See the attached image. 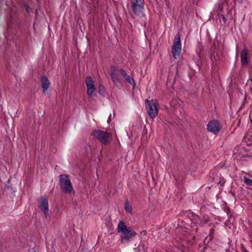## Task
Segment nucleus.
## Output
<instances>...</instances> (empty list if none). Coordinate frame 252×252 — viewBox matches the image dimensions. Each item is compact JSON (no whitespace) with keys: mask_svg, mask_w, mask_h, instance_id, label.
<instances>
[{"mask_svg":"<svg viewBox=\"0 0 252 252\" xmlns=\"http://www.w3.org/2000/svg\"><path fill=\"white\" fill-rule=\"evenodd\" d=\"M117 231L121 233L120 238L122 243L129 242L136 235V233L131 227H127L125 222L121 220L119 221Z\"/></svg>","mask_w":252,"mask_h":252,"instance_id":"nucleus-1","label":"nucleus"},{"mask_svg":"<svg viewBox=\"0 0 252 252\" xmlns=\"http://www.w3.org/2000/svg\"><path fill=\"white\" fill-rule=\"evenodd\" d=\"M60 185L63 192L65 194H71L74 193V189L71 183L68 176L65 174L60 175Z\"/></svg>","mask_w":252,"mask_h":252,"instance_id":"nucleus-2","label":"nucleus"},{"mask_svg":"<svg viewBox=\"0 0 252 252\" xmlns=\"http://www.w3.org/2000/svg\"><path fill=\"white\" fill-rule=\"evenodd\" d=\"M146 107L149 116L154 119L158 114V103L157 100H145Z\"/></svg>","mask_w":252,"mask_h":252,"instance_id":"nucleus-3","label":"nucleus"},{"mask_svg":"<svg viewBox=\"0 0 252 252\" xmlns=\"http://www.w3.org/2000/svg\"><path fill=\"white\" fill-rule=\"evenodd\" d=\"M93 134L103 144L107 145L111 141L112 134L107 132L100 130H94Z\"/></svg>","mask_w":252,"mask_h":252,"instance_id":"nucleus-4","label":"nucleus"},{"mask_svg":"<svg viewBox=\"0 0 252 252\" xmlns=\"http://www.w3.org/2000/svg\"><path fill=\"white\" fill-rule=\"evenodd\" d=\"M181 36L177 34L175 37L172 47V54L174 59H177L180 55L181 52Z\"/></svg>","mask_w":252,"mask_h":252,"instance_id":"nucleus-5","label":"nucleus"},{"mask_svg":"<svg viewBox=\"0 0 252 252\" xmlns=\"http://www.w3.org/2000/svg\"><path fill=\"white\" fill-rule=\"evenodd\" d=\"M130 2L134 14L137 16L142 15L144 10L143 0H130Z\"/></svg>","mask_w":252,"mask_h":252,"instance_id":"nucleus-6","label":"nucleus"},{"mask_svg":"<svg viewBox=\"0 0 252 252\" xmlns=\"http://www.w3.org/2000/svg\"><path fill=\"white\" fill-rule=\"evenodd\" d=\"M38 207L40 210L43 213L46 219L50 218V216L49 212L48 203L46 197H44L42 198L39 202Z\"/></svg>","mask_w":252,"mask_h":252,"instance_id":"nucleus-7","label":"nucleus"},{"mask_svg":"<svg viewBox=\"0 0 252 252\" xmlns=\"http://www.w3.org/2000/svg\"><path fill=\"white\" fill-rule=\"evenodd\" d=\"M86 83L87 87V94L89 96L92 97L95 91L94 82L90 76H88L86 78Z\"/></svg>","mask_w":252,"mask_h":252,"instance_id":"nucleus-8","label":"nucleus"},{"mask_svg":"<svg viewBox=\"0 0 252 252\" xmlns=\"http://www.w3.org/2000/svg\"><path fill=\"white\" fill-rule=\"evenodd\" d=\"M221 128V125L217 121H212L207 126L208 130L215 134L217 133Z\"/></svg>","mask_w":252,"mask_h":252,"instance_id":"nucleus-9","label":"nucleus"},{"mask_svg":"<svg viewBox=\"0 0 252 252\" xmlns=\"http://www.w3.org/2000/svg\"><path fill=\"white\" fill-rule=\"evenodd\" d=\"M41 87L43 90V92L45 95H49L50 91L49 90L50 83L48 79L46 76H43L41 79Z\"/></svg>","mask_w":252,"mask_h":252,"instance_id":"nucleus-10","label":"nucleus"},{"mask_svg":"<svg viewBox=\"0 0 252 252\" xmlns=\"http://www.w3.org/2000/svg\"><path fill=\"white\" fill-rule=\"evenodd\" d=\"M120 71L122 76L125 78L126 81L132 85L133 87H135L136 84L133 79L128 75L124 69H121Z\"/></svg>","mask_w":252,"mask_h":252,"instance_id":"nucleus-11","label":"nucleus"},{"mask_svg":"<svg viewBox=\"0 0 252 252\" xmlns=\"http://www.w3.org/2000/svg\"><path fill=\"white\" fill-rule=\"evenodd\" d=\"M110 76L114 84L117 87L121 88L122 87V85L120 78L117 75L116 72L115 71L111 72Z\"/></svg>","mask_w":252,"mask_h":252,"instance_id":"nucleus-12","label":"nucleus"},{"mask_svg":"<svg viewBox=\"0 0 252 252\" xmlns=\"http://www.w3.org/2000/svg\"><path fill=\"white\" fill-rule=\"evenodd\" d=\"M247 55L248 51L246 49H244L241 53V61L243 65H247L248 63Z\"/></svg>","mask_w":252,"mask_h":252,"instance_id":"nucleus-13","label":"nucleus"},{"mask_svg":"<svg viewBox=\"0 0 252 252\" xmlns=\"http://www.w3.org/2000/svg\"><path fill=\"white\" fill-rule=\"evenodd\" d=\"M124 209L126 212H128L130 214H132V207L130 205V204L127 200L126 201V202L125 204Z\"/></svg>","mask_w":252,"mask_h":252,"instance_id":"nucleus-14","label":"nucleus"},{"mask_svg":"<svg viewBox=\"0 0 252 252\" xmlns=\"http://www.w3.org/2000/svg\"><path fill=\"white\" fill-rule=\"evenodd\" d=\"M244 182L246 185L252 186V180L246 176L244 177Z\"/></svg>","mask_w":252,"mask_h":252,"instance_id":"nucleus-15","label":"nucleus"},{"mask_svg":"<svg viewBox=\"0 0 252 252\" xmlns=\"http://www.w3.org/2000/svg\"><path fill=\"white\" fill-rule=\"evenodd\" d=\"M144 133H143V135L144 136H145L146 139H148L149 136H150V135L148 134V130H147V129L146 128V126L144 127Z\"/></svg>","mask_w":252,"mask_h":252,"instance_id":"nucleus-16","label":"nucleus"},{"mask_svg":"<svg viewBox=\"0 0 252 252\" xmlns=\"http://www.w3.org/2000/svg\"><path fill=\"white\" fill-rule=\"evenodd\" d=\"M104 88L101 85L99 86V91L100 94H102L104 92Z\"/></svg>","mask_w":252,"mask_h":252,"instance_id":"nucleus-17","label":"nucleus"},{"mask_svg":"<svg viewBox=\"0 0 252 252\" xmlns=\"http://www.w3.org/2000/svg\"><path fill=\"white\" fill-rule=\"evenodd\" d=\"M141 233L144 235H146L147 234V232H146V230H143Z\"/></svg>","mask_w":252,"mask_h":252,"instance_id":"nucleus-18","label":"nucleus"},{"mask_svg":"<svg viewBox=\"0 0 252 252\" xmlns=\"http://www.w3.org/2000/svg\"><path fill=\"white\" fill-rule=\"evenodd\" d=\"M26 8H27V10L28 11H30L31 9L30 8V7L28 5H26Z\"/></svg>","mask_w":252,"mask_h":252,"instance_id":"nucleus-19","label":"nucleus"},{"mask_svg":"<svg viewBox=\"0 0 252 252\" xmlns=\"http://www.w3.org/2000/svg\"><path fill=\"white\" fill-rule=\"evenodd\" d=\"M240 2H242L243 0H237Z\"/></svg>","mask_w":252,"mask_h":252,"instance_id":"nucleus-20","label":"nucleus"},{"mask_svg":"<svg viewBox=\"0 0 252 252\" xmlns=\"http://www.w3.org/2000/svg\"><path fill=\"white\" fill-rule=\"evenodd\" d=\"M222 18H223V19L225 20V18L223 16H222Z\"/></svg>","mask_w":252,"mask_h":252,"instance_id":"nucleus-21","label":"nucleus"},{"mask_svg":"<svg viewBox=\"0 0 252 252\" xmlns=\"http://www.w3.org/2000/svg\"><path fill=\"white\" fill-rule=\"evenodd\" d=\"M33 252H35V251H33Z\"/></svg>","mask_w":252,"mask_h":252,"instance_id":"nucleus-22","label":"nucleus"}]
</instances>
